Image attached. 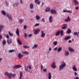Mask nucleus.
I'll list each match as a JSON object with an SVG mask.
<instances>
[{
  "instance_id": "obj_1",
  "label": "nucleus",
  "mask_w": 79,
  "mask_h": 79,
  "mask_svg": "<svg viewBox=\"0 0 79 79\" xmlns=\"http://www.w3.org/2000/svg\"><path fill=\"white\" fill-rule=\"evenodd\" d=\"M65 66L66 63L63 61L62 63L61 64V65L59 66L60 71H61V70L63 69V68H64Z\"/></svg>"
},
{
  "instance_id": "obj_2",
  "label": "nucleus",
  "mask_w": 79,
  "mask_h": 79,
  "mask_svg": "<svg viewBox=\"0 0 79 79\" xmlns=\"http://www.w3.org/2000/svg\"><path fill=\"white\" fill-rule=\"evenodd\" d=\"M5 75L7 76L8 77H9V79H11V76L12 75V73H10L6 72L5 73Z\"/></svg>"
},
{
  "instance_id": "obj_3",
  "label": "nucleus",
  "mask_w": 79,
  "mask_h": 79,
  "mask_svg": "<svg viewBox=\"0 0 79 79\" xmlns=\"http://www.w3.org/2000/svg\"><path fill=\"white\" fill-rule=\"evenodd\" d=\"M34 31H35L34 33V34L35 35H37V34H38L39 32H40V30L39 29H37L36 30H35V29H33Z\"/></svg>"
},
{
  "instance_id": "obj_4",
  "label": "nucleus",
  "mask_w": 79,
  "mask_h": 79,
  "mask_svg": "<svg viewBox=\"0 0 79 79\" xmlns=\"http://www.w3.org/2000/svg\"><path fill=\"white\" fill-rule=\"evenodd\" d=\"M50 12L52 14H53V15L56 14V11L55 10L52 9L51 10Z\"/></svg>"
},
{
  "instance_id": "obj_5",
  "label": "nucleus",
  "mask_w": 79,
  "mask_h": 79,
  "mask_svg": "<svg viewBox=\"0 0 79 79\" xmlns=\"http://www.w3.org/2000/svg\"><path fill=\"white\" fill-rule=\"evenodd\" d=\"M7 42L8 44H11L12 43V40L11 39H9L7 40Z\"/></svg>"
},
{
  "instance_id": "obj_6",
  "label": "nucleus",
  "mask_w": 79,
  "mask_h": 79,
  "mask_svg": "<svg viewBox=\"0 0 79 79\" xmlns=\"http://www.w3.org/2000/svg\"><path fill=\"white\" fill-rule=\"evenodd\" d=\"M23 56H24L23 55H21V53L19 54L18 55V58L19 59H22Z\"/></svg>"
},
{
  "instance_id": "obj_7",
  "label": "nucleus",
  "mask_w": 79,
  "mask_h": 79,
  "mask_svg": "<svg viewBox=\"0 0 79 79\" xmlns=\"http://www.w3.org/2000/svg\"><path fill=\"white\" fill-rule=\"evenodd\" d=\"M41 37H44L45 36V33H44V31H41Z\"/></svg>"
},
{
  "instance_id": "obj_8",
  "label": "nucleus",
  "mask_w": 79,
  "mask_h": 79,
  "mask_svg": "<svg viewBox=\"0 0 79 79\" xmlns=\"http://www.w3.org/2000/svg\"><path fill=\"white\" fill-rule=\"evenodd\" d=\"M22 66L20 65H14V69H17L18 68H21Z\"/></svg>"
},
{
  "instance_id": "obj_9",
  "label": "nucleus",
  "mask_w": 79,
  "mask_h": 79,
  "mask_svg": "<svg viewBox=\"0 0 79 79\" xmlns=\"http://www.w3.org/2000/svg\"><path fill=\"white\" fill-rule=\"evenodd\" d=\"M51 66L52 68L55 69L56 68V65H55V63L53 62L51 65Z\"/></svg>"
},
{
  "instance_id": "obj_10",
  "label": "nucleus",
  "mask_w": 79,
  "mask_h": 79,
  "mask_svg": "<svg viewBox=\"0 0 79 79\" xmlns=\"http://www.w3.org/2000/svg\"><path fill=\"white\" fill-rule=\"evenodd\" d=\"M64 26H65L63 27L62 28V29H65L67 28L68 27V25L67 24H63Z\"/></svg>"
},
{
  "instance_id": "obj_11",
  "label": "nucleus",
  "mask_w": 79,
  "mask_h": 79,
  "mask_svg": "<svg viewBox=\"0 0 79 79\" xmlns=\"http://www.w3.org/2000/svg\"><path fill=\"white\" fill-rule=\"evenodd\" d=\"M49 22L51 23H52L53 22V20L52 19V16H50L49 18Z\"/></svg>"
},
{
  "instance_id": "obj_12",
  "label": "nucleus",
  "mask_w": 79,
  "mask_h": 79,
  "mask_svg": "<svg viewBox=\"0 0 79 79\" xmlns=\"http://www.w3.org/2000/svg\"><path fill=\"white\" fill-rule=\"evenodd\" d=\"M65 22H69L71 21V19L69 18V17L68 16L67 17V19H65Z\"/></svg>"
},
{
  "instance_id": "obj_13",
  "label": "nucleus",
  "mask_w": 79,
  "mask_h": 79,
  "mask_svg": "<svg viewBox=\"0 0 79 79\" xmlns=\"http://www.w3.org/2000/svg\"><path fill=\"white\" fill-rule=\"evenodd\" d=\"M16 33L17 35L18 36H19V29L18 28L17 29L16 31Z\"/></svg>"
},
{
  "instance_id": "obj_14",
  "label": "nucleus",
  "mask_w": 79,
  "mask_h": 79,
  "mask_svg": "<svg viewBox=\"0 0 79 79\" xmlns=\"http://www.w3.org/2000/svg\"><path fill=\"white\" fill-rule=\"evenodd\" d=\"M7 15L8 19L10 21H12V18H11V15H8V14H7Z\"/></svg>"
},
{
  "instance_id": "obj_15",
  "label": "nucleus",
  "mask_w": 79,
  "mask_h": 79,
  "mask_svg": "<svg viewBox=\"0 0 79 79\" xmlns=\"http://www.w3.org/2000/svg\"><path fill=\"white\" fill-rule=\"evenodd\" d=\"M63 12H67V13H72V12L71 11V10H63Z\"/></svg>"
},
{
  "instance_id": "obj_16",
  "label": "nucleus",
  "mask_w": 79,
  "mask_h": 79,
  "mask_svg": "<svg viewBox=\"0 0 79 79\" xmlns=\"http://www.w3.org/2000/svg\"><path fill=\"white\" fill-rule=\"evenodd\" d=\"M35 3L37 5H40V2L39 0H35Z\"/></svg>"
},
{
  "instance_id": "obj_17",
  "label": "nucleus",
  "mask_w": 79,
  "mask_h": 79,
  "mask_svg": "<svg viewBox=\"0 0 79 79\" xmlns=\"http://www.w3.org/2000/svg\"><path fill=\"white\" fill-rule=\"evenodd\" d=\"M30 9H33L34 8V4L32 3H31L30 5Z\"/></svg>"
},
{
  "instance_id": "obj_18",
  "label": "nucleus",
  "mask_w": 79,
  "mask_h": 79,
  "mask_svg": "<svg viewBox=\"0 0 79 79\" xmlns=\"http://www.w3.org/2000/svg\"><path fill=\"white\" fill-rule=\"evenodd\" d=\"M74 2V3H75V5H79V2L77 1L76 0H73Z\"/></svg>"
},
{
  "instance_id": "obj_19",
  "label": "nucleus",
  "mask_w": 79,
  "mask_h": 79,
  "mask_svg": "<svg viewBox=\"0 0 79 79\" xmlns=\"http://www.w3.org/2000/svg\"><path fill=\"white\" fill-rule=\"evenodd\" d=\"M38 47V45L37 44H35L32 47V49H34V48H36L37 47Z\"/></svg>"
},
{
  "instance_id": "obj_20",
  "label": "nucleus",
  "mask_w": 79,
  "mask_h": 79,
  "mask_svg": "<svg viewBox=\"0 0 79 79\" xmlns=\"http://www.w3.org/2000/svg\"><path fill=\"white\" fill-rule=\"evenodd\" d=\"M48 79H52V75L51 74V73H48Z\"/></svg>"
},
{
  "instance_id": "obj_21",
  "label": "nucleus",
  "mask_w": 79,
  "mask_h": 79,
  "mask_svg": "<svg viewBox=\"0 0 79 79\" xmlns=\"http://www.w3.org/2000/svg\"><path fill=\"white\" fill-rule=\"evenodd\" d=\"M73 69L74 71H77V68H76L75 66H73Z\"/></svg>"
},
{
  "instance_id": "obj_22",
  "label": "nucleus",
  "mask_w": 79,
  "mask_h": 79,
  "mask_svg": "<svg viewBox=\"0 0 79 79\" xmlns=\"http://www.w3.org/2000/svg\"><path fill=\"white\" fill-rule=\"evenodd\" d=\"M73 35H77V37H79V35H78V33H77V32H74L73 33Z\"/></svg>"
},
{
  "instance_id": "obj_23",
  "label": "nucleus",
  "mask_w": 79,
  "mask_h": 79,
  "mask_svg": "<svg viewBox=\"0 0 79 79\" xmlns=\"http://www.w3.org/2000/svg\"><path fill=\"white\" fill-rule=\"evenodd\" d=\"M71 37L70 36H68L64 38V39H65V40H69V39L71 38Z\"/></svg>"
},
{
  "instance_id": "obj_24",
  "label": "nucleus",
  "mask_w": 79,
  "mask_h": 79,
  "mask_svg": "<svg viewBox=\"0 0 79 79\" xmlns=\"http://www.w3.org/2000/svg\"><path fill=\"white\" fill-rule=\"evenodd\" d=\"M18 5H19V3L16 2L15 4L13 5V6H14V7H16V6H18Z\"/></svg>"
},
{
  "instance_id": "obj_25",
  "label": "nucleus",
  "mask_w": 79,
  "mask_h": 79,
  "mask_svg": "<svg viewBox=\"0 0 79 79\" xmlns=\"http://www.w3.org/2000/svg\"><path fill=\"white\" fill-rule=\"evenodd\" d=\"M20 77L19 78V79H22L21 77H23V72H20Z\"/></svg>"
},
{
  "instance_id": "obj_26",
  "label": "nucleus",
  "mask_w": 79,
  "mask_h": 79,
  "mask_svg": "<svg viewBox=\"0 0 79 79\" xmlns=\"http://www.w3.org/2000/svg\"><path fill=\"white\" fill-rule=\"evenodd\" d=\"M4 27V26L2 25H0V32H1V30L3 29V28Z\"/></svg>"
},
{
  "instance_id": "obj_27",
  "label": "nucleus",
  "mask_w": 79,
  "mask_h": 79,
  "mask_svg": "<svg viewBox=\"0 0 79 79\" xmlns=\"http://www.w3.org/2000/svg\"><path fill=\"white\" fill-rule=\"evenodd\" d=\"M69 50L70 52H74V50L73 49V48L70 47L69 48Z\"/></svg>"
},
{
  "instance_id": "obj_28",
  "label": "nucleus",
  "mask_w": 79,
  "mask_h": 79,
  "mask_svg": "<svg viewBox=\"0 0 79 79\" xmlns=\"http://www.w3.org/2000/svg\"><path fill=\"white\" fill-rule=\"evenodd\" d=\"M50 10V9L49 7H47L46 8V9L45 10V11L47 12H48V11H49Z\"/></svg>"
},
{
  "instance_id": "obj_29",
  "label": "nucleus",
  "mask_w": 79,
  "mask_h": 79,
  "mask_svg": "<svg viewBox=\"0 0 79 79\" xmlns=\"http://www.w3.org/2000/svg\"><path fill=\"white\" fill-rule=\"evenodd\" d=\"M60 31H59L56 33V36H58L59 35H60Z\"/></svg>"
},
{
  "instance_id": "obj_30",
  "label": "nucleus",
  "mask_w": 79,
  "mask_h": 79,
  "mask_svg": "<svg viewBox=\"0 0 79 79\" xmlns=\"http://www.w3.org/2000/svg\"><path fill=\"white\" fill-rule=\"evenodd\" d=\"M17 42L18 43V44H19V45H22V43H21V41L19 39H18L17 40Z\"/></svg>"
},
{
  "instance_id": "obj_31",
  "label": "nucleus",
  "mask_w": 79,
  "mask_h": 79,
  "mask_svg": "<svg viewBox=\"0 0 79 79\" xmlns=\"http://www.w3.org/2000/svg\"><path fill=\"white\" fill-rule=\"evenodd\" d=\"M61 50H62V48L61 47L59 48L58 49V52H61Z\"/></svg>"
},
{
  "instance_id": "obj_32",
  "label": "nucleus",
  "mask_w": 79,
  "mask_h": 79,
  "mask_svg": "<svg viewBox=\"0 0 79 79\" xmlns=\"http://www.w3.org/2000/svg\"><path fill=\"white\" fill-rule=\"evenodd\" d=\"M36 18L37 20H39L40 19V17L39 15H36Z\"/></svg>"
},
{
  "instance_id": "obj_33",
  "label": "nucleus",
  "mask_w": 79,
  "mask_h": 79,
  "mask_svg": "<svg viewBox=\"0 0 79 79\" xmlns=\"http://www.w3.org/2000/svg\"><path fill=\"white\" fill-rule=\"evenodd\" d=\"M6 40H4L2 42L3 45H5V44H6Z\"/></svg>"
},
{
  "instance_id": "obj_34",
  "label": "nucleus",
  "mask_w": 79,
  "mask_h": 79,
  "mask_svg": "<svg viewBox=\"0 0 79 79\" xmlns=\"http://www.w3.org/2000/svg\"><path fill=\"white\" fill-rule=\"evenodd\" d=\"M65 53L66 56H68L69 54V52L68 51H67L65 52Z\"/></svg>"
},
{
  "instance_id": "obj_35",
  "label": "nucleus",
  "mask_w": 79,
  "mask_h": 79,
  "mask_svg": "<svg viewBox=\"0 0 79 79\" xmlns=\"http://www.w3.org/2000/svg\"><path fill=\"white\" fill-rule=\"evenodd\" d=\"M4 35L5 37H6L7 39H9V37H10L9 36V35H5V34H4Z\"/></svg>"
},
{
  "instance_id": "obj_36",
  "label": "nucleus",
  "mask_w": 79,
  "mask_h": 79,
  "mask_svg": "<svg viewBox=\"0 0 79 79\" xmlns=\"http://www.w3.org/2000/svg\"><path fill=\"white\" fill-rule=\"evenodd\" d=\"M2 14L4 15V16H5V15H6V12H5V11L4 10H2Z\"/></svg>"
},
{
  "instance_id": "obj_37",
  "label": "nucleus",
  "mask_w": 79,
  "mask_h": 79,
  "mask_svg": "<svg viewBox=\"0 0 79 79\" xmlns=\"http://www.w3.org/2000/svg\"><path fill=\"white\" fill-rule=\"evenodd\" d=\"M71 32V30L69 29H68V31L67 32L68 34H70Z\"/></svg>"
},
{
  "instance_id": "obj_38",
  "label": "nucleus",
  "mask_w": 79,
  "mask_h": 79,
  "mask_svg": "<svg viewBox=\"0 0 79 79\" xmlns=\"http://www.w3.org/2000/svg\"><path fill=\"white\" fill-rule=\"evenodd\" d=\"M9 35L11 36V37H13V34L12 33H11L10 31H9Z\"/></svg>"
},
{
  "instance_id": "obj_39",
  "label": "nucleus",
  "mask_w": 79,
  "mask_h": 79,
  "mask_svg": "<svg viewBox=\"0 0 79 79\" xmlns=\"http://www.w3.org/2000/svg\"><path fill=\"white\" fill-rule=\"evenodd\" d=\"M15 52V50H10L9 51V52H10V53H13V52Z\"/></svg>"
},
{
  "instance_id": "obj_40",
  "label": "nucleus",
  "mask_w": 79,
  "mask_h": 79,
  "mask_svg": "<svg viewBox=\"0 0 79 79\" xmlns=\"http://www.w3.org/2000/svg\"><path fill=\"white\" fill-rule=\"evenodd\" d=\"M19 21L20 23H21V24L24 21V20H23V19H20L19 20Z\"/></svg>"
},
{
  "instance_id": "obj_41",
  "label": "nucleus",
  "mask_w": 79,
  "mask_h": 79,
  "mask_svg": "<svg viewBox=\"0 0 79 79\" xmlns=\"http://www.w3.org/2000/svg\"><path fill=\"white\" fill-rule=\"evenodd\" d=\"M60 35L61 36H63V31L61 30V31Z\"/></svg>"
},
{
  "instance_id": "obj_42",
  "label": "nucleus",
  "mask_w": 79,
  "mask_h": 79,
  "mask_svg": "<svg viewBox=\"0 0 79 79\" xmlns=\"http://www.w3.org/2000/svg\"><path fill=\"white\" fill-rule=\"evenodd\" d=\"M53 44L54 45H57V41L54 42Z\"/></svg>"
},
{
  "instance_id": "obj_43",
  "label": "nucleus",
  "mask_w": 79,
  "mask_h": 79,
  "mask_svg": "<svg viewBox=\"0 0 79 79\" xmlns=\"http://www.w3.org/2000/svg\"><path fill=\"white\" fill-rule=\"evenodd\" d=\"M40 24L38 23H36L35 25L34 26L35 27H37V26H39L40 25Z\"/></svg>"
},
{
  "instance_id": "obj_44",
  "label": "nucleus",
  "mask_w": 79,
  "mask_h": 79,
  "mask_svg": "<svg viewBox=\"0 0 79 79\" xmlns=\"http://www.w3.org/2000/svg\"><path fill=\"white\" fill-rule=\"evenodd\" d=\"M23 54H29V52H23Z\"/></svg>"
},
{
  "instance_id": "obj_45",
  "label": "nucleus",
  "mask_w": 79,
  "mask_h": 79,
  "mask_svg": "<svg viewBox=\"0 0 79 79\" xmlns=\"http://www.w3.org/2000/svg\"><path fill=\"white\" fill-rule=\"evenodd\" d=\"M41 21L43 23H45V19L44 18L42 19Z\"/></svg>"
},
{
  "instance_id": "obj_46",
  "label": "nucleus",
  "mask_w": 79,
  "mask_h": 79,
  "mask_svg": "<svg viewBox=\"0 0 79 79\" xmlns=\"http://www.w3.org/2000/svg\"><path fill=\"white\" fill-rule=\"evenodd\" d=\"M5 2V3L6 4V6H8V5H9V4L8 3V2H7V1H6Z\"/></svg>"
},
{
  "instance_id": "obj_47",
  "label": "nucleus",
  "mask_w": 79,
  "mask_h": 79,
  "mask_svg": "<svg viewBox=\"0 0 79 79\" xmlns=\"http://www.w3.org/2000/svg\"><path fill=\"white\" fill-rule=\"evenodd\" d=\"M43 71L44 73H46L47 72V69H43Z\"/></svg>"
},
{
  "instance_id": "obj_48",
  "label": "nucleus",
  "mask_w": 79,
  "mask_h": 79,
  "mask_svg": "<svg viewBox=\"0 0 79 79\" xmlns=\"http://www.w3.org/2000/svg\"><path fill=\"white\" fill-rule=\"evenodd\" d=\"M28 69V67L26 66L25 67V70L26 71H27V70Z\"/></svg>"
},
{
  "instance_id": "obj_49",
  "label": "nucleus",
  "mask_w": 79,
  "mask_h": 79,
  "mask_svg": "<svg viewBox=\"0 0 79 79\" xmlns=\"http://www.w3.org/2000/svg\"><path fill=\"white\" fill-rule=\"evenodd\" d=\"M24 29H27V26L25 25L24 27Z\"/></svg>"
},
{
  "instance_id": "obj_50",
  "label": "nucleus",
  "mask_w": 79,
  "mask_h": 79,
  "mask_svg": "<svg viewBox=\"0 0 79 79\" xmlns=\"http://www.w3.org/2000/svg\"><path fill=\"white\" fill-rule=\"evenodd\" d=\"M12 77H15V76H16V74H13L12 75Z\"/></svg>"
},
{
  "instance_id": "obj_51",
  "label": "nucleus",
  "mask_w": 79,
  "mask_h": 79,
  "mask_svg": "<svg viewBox=\"0 0 79 79\" xmlns=\"http://www.w3.org/2000/svg\"><path fill=\"white\" fill-rule=\"evenodd\" d=\"M23 47L24 48H29L30 47L29 46H23Z\"/></svg>"
},
{
  "instance_id": "obj_52",
  "label": "nucleus",
  "mask_w": 79,
  "mask_h": 79,
  "mask_svg": "<svg viewBox=\"0 0 79 79\" xmlns=\"http://www.w3.org/2000/svg\"><path fill=\"white\" fill-rule=\"evenodd\" d=\"M28 36L29 37H31V36H32V34H30L28 35Z\"/></svg>"
},
{
  "instance_id": "obj_53",
  "label": "nucleus",
  "mask_w": 79,
  "mask_h": 79,
  "mask_svg": "<svg viewBox=\"0 0 79 79\" xmlns=\"http://www.w3.org/2000/svg\"><path fill=\"white\" fill-rule=\"evenodd\" d=\"M20 2L21 3V4H23V0H20Z\"/></svg>"
},
{
  "instance_id": "obj_54",
  "label": "nucleus",
  "mask_w": 79,
  "mask_h": 79,
  "mask_svg": "<svg viewBox=\"0 0 79 79\" xmlns=\"http://www.w3.org/2000/svg\"><path fill=\"white\" fill-rule=\"evenodd\" d=\"M29 69H32L31 67V65H29L28 67Z\"/></svg>"
},
{
  "instance_id": "obj_55",
  "label": "nucleus",
  "mask_w": 79,
  "mask_h": 79,
  "mask_svg": "<svg viewBox=\"0 0 79 79\" xmlns=\"http://www.w3.org/2000/svg\"><path fill=\"white\" fill-rule=\"evenodd\" d=\"M54 50L55 51L57 50V47H56L55 48Z\"/></svg>"
},
{
  "instance_id": "obj_56",
  "label": "nucleus",
  "mask_w": 79,
  "mask_h": 79,
  "mask_svg": "<svg viewBox=\"0 0 79 79\" xmlns=\"http://www.w3.org/2000/svg\"><path fill=\"white\" fill-rule=\"evenodd\" d=\"M41 69H43V66H42V65H41Z\"/></svg>"
},
{
  "instance_id": "obj_57",
  "label": "nucleus",
  "mask_w": 79,
  "mask_h": 79,
  "mask_svg": "<svg viewBox=\"0 0 79 79\" xmlns=\"http://www.w3.org/2000/svg\"><path fill=\"white\" fill-rule=\"evenodd\" d=\"M74 79H79V78L77 77H76V78H74Z\"/></svg>"
},
{
  "instance_id": "obj_58",
  "label": "nucleus",
  "mask_w": 79,
  "mask_h": 79,
  "mask_svg": "<svg viewBox=\"0 0 79 79\" xmlns=\"http://www.w3.org/2000/svg\"><path fill=\"white\" fill-rule=\"evenodd\" d=\"M75 9L76 10H78V9H79V7H75Z\"/></svg>"
},
{
  "instance_id": "obj_59",
  "label": "nucleus",
  "mask_w": 79,
  "mask_h": 79,
  "mask_svg": "<svg viewBox=\"0 0 79 79\" xmlns=\"http://www.w3.org/2000/svg\"><path fill=\"white\" fill-rule=\"evenodd\" d=\"M24 35L25 37H27V34L26 33Z\"/></svg>"
},
{
  "instance_id": "obj_60",
  "label": "nucleus",
  "mask_w": 79,
  "mask_h": 79,
  "mask_svg": "<svg viewBox=\"0 0 79 79\" xmlns=\"http://www.w3.org/2000/svg\"><path fill=\"white\" fill-rule=\"evenodd\" d=\"M74 74H75V76H77V73L76 72H75L74 73Z\"/></svg>"
},
{
  "instance_id": "obj_61",
  "label": "nucleus",
  "mask_w": 79,
  "mask_h": 79,
  "mask_svg": "<svg viewBox=\"0 0 79 79\" xmlns=\"http://www.w3.org/2000/svg\"><path fill=\"white\" fill-rule=\"evenodd\" d=\"M71 42H72V41H71V40H69V43H71Z\"/></svg>"
},
{
  "instance_id": "obj_62",
  "label": "nucleus",
  "mask_w": 79,
  "mask_h": 79,
  "mask_svg": "<svg viewBox=\"0 0 79 79\" xmlns=\"http://www.w3.org/2000/svg\"><path fill=\"white\" fill-rule=\"evenodd\" d=\"M0 39H2V35H0Z\"/></svg>"
},
{
  "instance_id": "obj_63",
  "label": "nucleus",
  "mask_w": 79,
  "mask_h": 79,
  "mask_svg": "<svg viewBox=\"0 0 79 79\" xmlns=\"http://www.w3.org/2000/svg\"><path fill=\"white\" fill-rule=\"evenodd\" d=\"M50 50H52V48H50L49 49V51H50Z\"/></svg>"
},
{
  "instance_id": "obj_64",
  "label": "nucleus",
  "mask_w": 79,
  "mask_h": 79,
  "mask_svg": "<svg viewBox=\"0 0 79 79\" xmlns=\"http://www.w3.org/2000/svg\"><path fill=\"white\" fill-rule=\"evenodd\" d=\"M31 13H34V11H33V10H31Z\"/></svg>"
}]
</instances>
